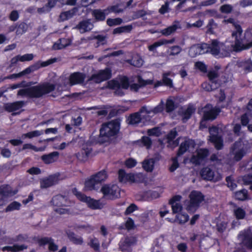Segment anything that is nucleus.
I'll list each match as a JSON object with an SVG mask.
<instances>
[{
    "mask_svg": "<svg viewBox=\"0 0 252 252\" xmlns=\"http://www.w3.org/2000/svg\"><path fill=\"white\" fill-rule=\"evenodd\" d=\"M209 140L211 143H213L217 150H220L223 148V141L221 136L218 134H212L210 135Z\"/></svg>",
    "mask_w": 252,
    "mask_h": 252,
    "instance_id": "5701e85b",
    "label": "nucleus"
},
{
    "mask_svg": "<svg viewBox=\"0 0 252 252\" xmlns=\"http://www.w3.org/2000/svg\"><path fill=\"white\" fill-rule=\"evenodd\" d=\"M176 108L175 102L171 99H167L166 100L165 104V110L167 113L172 112Z\"/></svg>",
    "mask_w": 252,
    "mask_h": 252,
    "instance_id": "09e8293b",
    "label": "nucleus"
},
{
    "mask_svg": "<svg viewBox=\"0 0 252 252\" xmlns=\"http://www.w3.org/2000/svg\"><path fill=\"white\" fill-rule=\"evenodd\" d=\"M52 205L58 207L71 206L75 204V202L70 200L68 198L61 194L54 196L51 200Z\"/></svg>",
    "mask_w": 252,
    "mask_h": 252,
    "instance_id": "f8f14e48",
    "label": "nucleus"
},
{
    "mask_svg": "<svg viewBox=\"0 0 252 252\" xmlns=\"http://www.w3.org/2000/svg\"><path fill=\"white\" fill-rule=\"evenodd\" d=\"M178 132L176 128H174L170 130L166 136V138L168 143H170L177 136Z\"/></svg>",
    "mask_w": 252,
    "mask_h": 252,
    "instance_id": "864d4df0",
    "label": "nucleus"
},
{
    "mask_svg": "<svg viewBox=\"0 0 252 252\" xmlns=\"http://www.w3.org/2000/svg\"><path fill=\"white\" fill-rule=\"evenodd\" d=\"M126 62L136 67H140L143 65V60L140 58H135L128 59Z\"/></svg>",
    "mask_w": 252,
    "mask_h": 252,
    "instance_id": "37998d69",
    "label": "nucleus"
},
{
    "mask_svg": "<svg viewBox=\"0 0 252 252\" xmlns=\"http://www.w3.org/2000/svg\"><path fill=\"white\" fill-rule=\"evenodd\" d=\"M45 149V147H37L35 146H34L30 143L24 144L22 147V150H25L26 149H32L35 152L44 151Z\"/></svg>",
    "mask_w": 252,
    "mask_h": 252,
    "instance_id": "de8ad7c7",
    "label": "nucleus"
},
{
    "mask_svg": "<svg viewBox=\"0 0 252 252\" xmlns=\"http://www.w3.org/2000/svg\"><path fill=\"white\" fill-rule=\"evenodd\" d=\"M58 177L56 175H50L48 178L40 181V187L42 189H46L56 185L58 182Z\"/></svg>",
    "mask_w": 252,
    "mask_h": 252,
    "instance_id": "4be33fe9",
    "label": "nucleus"
},
{
    "mask_svg": "<svg viewBox=\"0 0 252 252\" xmlns=\"http://www.w3.org/2000/svg\"><path fill=\"white\" fill-rule=\"evenodd\" d=\"M11 252H19L27 249L28 246L24 244L21 245L14 244L13 246H11Z\"/></svg>",
    "mask_w": 252,
    "mask_h": 252,
    "instance_id": "69168bd1",
    "label": "nucleus"
},
{
    "mask_svg": "<svg viewBox=\"0 0 252 252\" xmlns=\"http://www.w3.org/2000/svg\"><path fill=\"white\" fill-rule=\"evenodd\" d=\"M138 143H141L143 146L145 147L147 149H150L152 145V141L149 136H143L141 139L137 141Z\"/></svg>",
    "mask_w": 252,
    "mask_h": 252,
    "instance_id": "ea45409f",
    "label": "nucleus"
},
{
    "mask_svg": "<svg viewBox=\"0 0 252 252\" xmlns=\"http://www.w3.org/2000/svg\"><path fill=\"white\" fill-rule=\"evenodd\" d=\"M175 41L174 38H172L170 40H167L165 39H160L158 41L154 42L153 44L148 46V49L150 51L154 52L156 49L163 45H165L168 43H173Z\"/></svg>",
    "mask_w": 252,
    "mask_h": 252,
    "instance_id": "cd10ccee",
    "label": "nucleus"
},
{
    "mask_svg": "<svg viewBox=\"0 0 252 252\" xmlns=\"http://www.w3.org/2000/svg\"><path fill=\"white\" fill-rule=\"evenodd\" d=\"M28 28V25L26 23L23 22L19 23L18 25H17V30L16 31V34L21 35L25 33L27 31Z\"/></svg>",
    "mask_w": 252,
    "mask_h": 252,
    "instance_id": "a18cd8bd",
    "label": "nucleus"
},
{
    "mask_svg": "<svg viewBox=\"0 0 252 252\" xmlns=\"http://www.w3.org/2000/svg\"><path fill=\"white\" fill-rule=\"evenodd\" d=\"M122 22V19L120 18H116L115 19L108 18L106 21L107 24L110 27L120 25Z\"/></svg>",
    "mask_w": 252,
    "mask_h": 252,
    "instance_id": "4d7b16f0",
    "label": "nucleus"
},
{
    "mask_svg": "<svg viewBox=\"0 0 252 252\" xmlns=\"http://www.w3.org/2000/svg\"><path fill=\"white\" fill-rule=\"evenodd\" d=\"M99 184L98 183L97 181L95 180V178L92 176V175L91 176L90 179L86 180L85 182V187L87 190L97 191L99 188Z\"/></svg>",
    "mask_w": 252,
    "mask_h": 252,
    "instance_id": "b1692460",
    "label": "nucleus"
},
{
    "mask_svg": "<svg viewBox=\"0 0 252 252\" xmlns=\"http://www.w3.org/2000/svg\"><path fill=\"white\" fill-rule=\"evenodd\" d=\"M194 145L195 142L194 140L189 138L185 139L181 143L179 146L177 152V157H181L183 155L190 147H194Z\"/></svg>",
    "mask_w": 252,
    "mask_h": 252,
    "instance_id": "f3484780",
    "label": "nucleus"
},
{
    "mask_svg": "<svg viewBox=\"0 0 252 252\" xmlns=\"http://www.w3.org/2000/svg\"><path fill=\"white\" fill-rule=\"evenodd\" d=\"M154 159H145L142 162V167L147 172H152L154 168Z\"/></svg>",
    "mask_w": 252,
    "mask_h": 252,
    "instance_id": "f704fd0d",
    "label": "nucleus"
},
{
    "mask_svg": "<svg viewBox=\"0 0 252 252\" xmlns=\"http://www.w3.org/2000/svg\"><path fill=\"white\" fill-rule=\"evenodd\" d=\"M100 192L103 194L101 199L114 200L121 196V189L116 184H104L101 188Z\"/></svg>",
    "mask_w": 252,
    "mask_h": 252,
    "instance_id": "423d86ee",
    "label": "nucleus"
},
{
    "mask_svg": "<svg viewBox=\"0 0 252 252\" xmlns=\"http://www.w3.org/2000/svg\"><path fill=\"white\" fill-rule=\"evenodd\" d=\"M180 28V27L178 24L173 23L167 28L162 29L160 32L163 35L168 36L174 33Z\"/></svg>",
    "mask_w": 252,
    "mask_h": 252,
    "instance_id": "72a5a7b5",
    "label": "nucleus"
},
{
    "mask_svg": "<svg viewBox=\"0 0 252 252\" xmlns=\"http://www.w3.org/2000/svg\"><path fill=\"white\" fill-rule=\"evenodd\" d=\"M248 145L245 144L242 138H239L231 146L230 151L233 155V159L236 161H240L248 152Z\"/></svg>",
    "mask_w": 252,
    "mask_h": 252,
    "instance_id": "39448f33",
    "label": "nucleus"
},
{
    "mask_svg": "<svg viewBox=\"0 0 252 252\" xmlns=\"http://www.w3.org/2000/svg\"><path fill=\"white\" fill-rule=\"evenodd\" d=\"M243 243L248 249H252V236L248 234L244 235Z\"/></svg>",
    "mask_w": 252,
    "mask_h": 252,
    "instance_id": "49530a36",
    "label": "nucleus"
},
{
    "mask_svg": "<svg viewBox=\"0 0 252 252\" xmlns=\"http://www.w3.org/2000/svg\"><path fill=\"white\" fill-rule=\"evenodd\" d=\"M169 49H170L169 55H170V56H175V55H178V54H179L181 52V51L182 50L181 48L178 45L173 46L169 48Z\"/></svg>",
    "mask_w": 252,
    "mask_h": 252,
    "instance_id": "774afa93",
    "label": "nucleus"
},
{
    "mask_svg": "<svg viewBox=\"0 0 252 252\" xmlns=\"http://www.w3.org/2000/svg\"><path fill=\"white\" fill-rule=\"evenodd\" d=\"M233 214L237 220H240L245 219L246 213L244 209L238 207L234 209Z\"/></svg>",
    "mask_w": 252,
    "mask_h": 252,
    "instance_id": "e433bc0d",
    "label": "nucleus"
},
{
    "mask_svg": "<svg viewBox=\"0 0 252 252\" xmlns=\"http://www.w3.org/2000/svg\"><path fill=\"white\" fill-rule=\"evenodd\" d=\"M85 74L80 72H75L70 74L69 76L68 80L69 85L71 86L83 83L85 79Z\"/></svg>",
    "mask_w": 252,
    "mask_h": 252,
    "instance_id": "2eb2a0df",
    "label": "nucleus"
},
{
    "mask_svg": "<svg viewBox=\"0 0 252 252\" xmlns=\"http://www.w3.org/2000/svg\"><path fill=\"white\" fill-rule=\"evenodd\" d=\"M118 179L121 183H126L130 182H135V176L133 173H126L123 169H120L118 171Z\"/></svg>",
    "mask_w": 252,
    "mask_h": 252,
    "instance_id": "6ab92c4d",
    "label": "nucleus"
},
{
    "mask_svg": "<svg viewBox=\"0 0 252 252\" xmlns=\"http://www.w3.org/2000/svg\"><path fill=\"white\" fill-rule=\"evenodd\" d=\"M201 87L202 89L207 92L213 91L219 88V84L218 83H215L209 80L208 82H203Z\"/></svg>",
    "mask_w": 252,
    "mask_h": 252,
    "instance_id": "7c9ffc66",
    "label": "nucleus"
},
{
    "mask_svg": "<svg viewBox=\"0 0 252 252\" xmlns=\"http://www.w3.org/2000/svg\"><path fill=\"white\" fill-rule=\"evenodd\" d=\"M144 112H146L147 114L149 113L146 106H142L139 111L130 114L126 118V123L131 126H135L139 124L142 120L141 114Z\"/></svg>",
    "mask_w": 252,
    "mask_h": 252,
    "instance_id": "9b49d317",
    "label": "nucleus"
},
{
    "mask_svg": "<svg viewBox=\"0 0 252 252\" xmlns=\"http://www.w3.org/2000/svg\"><path fill=\"white\" fill-rule=\"evenodd\" d=\"M56 62L57 59L56 58H51L44 62L38 61L34 64L29 66L22 71L20 72L21 76L22 77L26 74H29L31 73L38 70L41 67L47 66Z\"/></svg>",
    "mask_w": 252,
    "mask_h": 252,
    "instance_id": "0eeeda50",
    "label": "nucleus"
},
{
    "mask_svg": "<svg viewBox=\"0 0 252 252\" xmlns=\"http://www.w3.org/2000/svg\"><path fill=\"white\" fill-rule=\"evenodd\" d=\"M223 46H224L223 43L220 42L218 39L211 40V43H209V53L215 57L219 56Z\"/></svg>",
    "mask_w": 252,
    "mask_h": 252,
    "instance_id": "dca6fc26",
    "label": "nucleus"
},
{
    "mask_svg": "<svg viewBox=\"0 0 252 252\" xmlns=\"http://www.w3.org/2000/svg\"><path fill=\"white\" fill-rule=\"evenodd\" d=\"M120 87L124 89H128L129 87V81L127 76H124L120 79Z\"/></svg>",
    "mask_w": 252,
    "mask_h": 252,
    "instance_id": "13d9d810",
    "label": "nucleus"
},
{
    "mask_svg": "<svg viewBox=\"0 0 252 252\" xmlns=\"http://www.w3.org/2000/svg\"><path fill=\"white\" fill-rule=\"evenodd\" d=\"M52 240L51 237H44L37 239V243L39 246H44L47 244H49L50 241Z\"/></svg>",
    "mask_w": 252,
    "mask_h": 252,
    "instance_id": "680f3d73",
    "label": "nucleus"
},
{
    "mask_svg": "<svg viewBox=\"0 0 252 252\" xmlns=\"http://www.w3.org/2000/svg\"><path fill=\"white\" fill-rule=\"evenodd\" d=\"M92 14L97 22L104 21L106 19V15H108L106 9L103 10L100 9H94L92 11Z\"/></svg>",
    "mask_w": 252,
    "mask_h": 252,
    "instance_id": "a878e982",
    "label": "nucleus"
},
{
    "mask_svg": "<svg viewBox=\"0 0 252 252\" xmlns=\"http://www.w3.org/2000/svg\"><path fill=\"white\" fill-rule=\"evenodd\" d=\"M189 53L192 57L209 53V43H203L192 46L190 48Z\"/></svg>",
    "mask_w": 252,
    "mask_h": 252,
    "instance_id": "ddd939ff",
    "label": "nucleus"
},
{
    "mask_svg": "<svg viewBox=\"0 0 252 252\" xmlns=\"http://www.w3.org/2000/svg\"><path fill=\"white\" fill-rule=\"evenodd\" d=\"M137 241L135 236H126L120 241L119 248L122 252H132V248L137 244Z\"/></svg>",
    "mask_w": 252,
    "mask_h": 252,
    "instance_id": "1a4fd4ad",
    "label": "nucleus"
},
{
    "mask_svg": "<svg viewBox=\"0 0 252 252\" xmlns=\"http://www.w3.org/2000/svg\"><path fill=\"white\" fill-rule=\"evenodd\" d=\"M1 193L2 197L7 198L16 194L17 193V190H12L7 186H1Z\"/></svg>",
    "mask_w": 252,
    "mask_h": 252,
    "instance_id": "473e14b6",
    "label": "nucleus"
},
{
    "mask_svg": "<svg viewBox=\"0 0 252 252\" xmlns=\"http://www.w3.org/2000/svg\"><path fill=\"white\" fill-rule=\"evenodd\" d=\"M195 111V108L193 106L189 105L181 114L183 122H185L189 119Z\"/></svg>",
    "mask_w": 252,
    "mask_h": 252,
    "instance_id": "c756f323",
    "label": "nucleus"
},
{
    "mask_svg": "<svg viewBox=\"0 0 252 252\" xmlns=\"http://www.w3.org/2000/svg\"><path fill=\"white\" fill-rule=\"evenodd\" d=\"M170 73L169 72L164 73L162 74V83H163L164 86L172 88L173 87L172 80L168 77Z\"/></svg>",
    "mask_w": 252,
    "mask_h": 252,
    "instance_id": "c03bdc74",
    "label": "nucleus"
},
{
    "mask_svg": "<svg viewBox=\"0 0 252 252\" xmlns=\"http://www.w3.org/2000/svg\"><path fill=\"white\" fill-rule=\"evenodd\" d=\"M209 80L212 82H216L217 79L219 77V74L217 71L210 70L207 74Z\"/></svg>",
    "mask_w": 252,
    "mask_h": 252,
    "instance_id": "6e6d98bb",
    "label": "nucleus"
},
{
    "mask_svg": "<svg viewBox=\"0 0 252 252\" xmlns=\"http://www.w3.org/2000/svg\"><path fill=\"white\" fill-rule=\"evenodd\" d=\"M26 104V102L23 100L8 103L4 105V109L8 112H14L23 107Z\"/></svg>",
    "mask_w": 252,
    "mask_h": 252,
    "instance_id": "412c9836",
    "label": "nucleus"
},
{
    "mask_svg": "<svg viewBox=\"0 0 252 252\" xmlns=\"http://www.w3.org/2000/svg\"><path fill=\"white\" fill-rule=\"evenodd\" d=\"M120 126V119H116L103 123L99 130L100 137L109 138L117 135L119 132Z\"/></svg>",
    "mask_w": 252,
    "mask_h": 252,
    "instance_id": "7ed1b4c3",
    "label": "nucleus"
},
{
    "mask_svg": "<svg viewBox=\"0 0 252 252\" xmlns=\"http://www.w3.org/2000/svg\"><path fill=\"white\" fill-rule=\"evenodd\" d=\"M78 11V9L77 7H73L70 10L64 12H62L60 14V17L63 21L67 20L75 15Z\"/></svg>",
    "mask_w": 252,
    "mask_h": 252,
    "instance_id": "c85d7f7f",
    "label": "nucleus"
},
{
    "mask_svg": "<svg viewBox=\"0 0 252 252\" xmlns=\"http://www.w3.org/2000/svg\"><path fill=\"white\" fill-rule=\"evenodd\" d=\"M101 198L95 200L86 195L83 202L86 203L88 207L93 210L101 209L106 204V203L103 202Z\"/></svg>",
    "mask_w": 252,
    "mask_h": 252,
    "instance_id": "4468645a",
    "label": "nucleus"
},
{
    "mask_svg": "<svg viewBox=\"0 0 252 252\" xmlns=\"http://www.w3.org/2000/svg\"><path fill=\"white\" fill-rule=\"evenodd\" d=\"M225 181L227 183V186L230 190H233L237 187V184L235 183L232 176H227L225 178Z\"/></svg>",
    "mask_w": 252,
    "mask_h": 252,
    "instance_id": "603ef678",
    "label": "nucleus"
},
{
    "mask_svg": "<svg viewBox=\"0 0 252 252\" xmlns=\"http://www.w3.org/2000/svg\"><path fill=\"white\" fill-rule=\"evenodd\" d=\"M149 136H155L159 137L161 134V129L159 127H154L153 128L149 129L147 131Z\"/></svg>",
    "mask_w": 252,
    "mask_h": 252,
    "instance_id": "5fc2aeb1",
    "label": "nucleus"
},
{
    "mask_svg": "<svg viewBox=\"0 0 252 252\" xmlns=\"http://www.w3.org/2000/svg\"><path fill=\"white\" fill-rule=\"evenodd\" d=\"M197 155L199 156L200 159L203 161L208 157L209 151L206 148L200 149L197 151Z\"/></svg>",
    "mask_w": 252,
    "mask_h": 252,
    "instance_id": "3c124183",
    "label": "nucleus"
},
{
    "mask_svg": "<svg viewBox=\"0 0 252 252\" xmlns=\"http://www.w3.org/2000/svg\"><path fill=\"white\" fill-rule=\"evenodd\" d=\"M243 182L245 185H250V189L252 190V175H245L243 177Z\"/></svg>",
    "mask_w": 252,
    "mask_h": 252,
    "instance_id": "338daca9",
    "label": "nucleus"
},
{
    "mask_svg": "<svg viewBox=\"0 0 252 252\" xmlns=\"http://www.w3.org/2000/svg\"><path fill=\"white\" fill-rule=\"evenodd\" d=\"M138 84L141 88L145 87L146 85L151 84L152 81L150 80H144L142 76L140 75L137 76Z\"/></svg>",
    "mask_w": 252,
    "mask_h": 252,
    "instance_id": "bf43d9fd",
    "label": "nucleus"
},
{
    "mask_svg": "<svg viewBox=\"0 0 252 252\" xmlns=\"http://www.w3.org/2000/svg\"><path fill=\"white\" fill-rule=\"evenodd\" d=\"M225 22L232 24L235 28V30L232 33V36L235 38V44L233 46L234 51L238 52L252 47V41L246 44L244 43V40L241 38L243 30L240 25L235 22L233 18L231 17L226 20Z\"/></svg>",
    "mask_w": 252,
    "mask_h": 252,
    "instance_id": "f03ea898",
    "label": "nucleus"
},
{
    "mask_svg": "<svg viewBox=\"0 0 252 252\" xmlns=\"http://www.w3.org/2000/svg\"><path fill=\"white\" fill-rule=\"evenodd\" d=\"M232 6L228 4H223L220 7V11L222 13H230L232 11Z\"/></svg>",
    "mask_w": 252,
    "mask_h": 252,
    "instance_id": "0e129e2a",
    "label": "nucleus"
},
{
    "mask_svg": "<svg viewBox=\"0 0 252 252\" xmlns=\"http://www.w3.org/2000/svg\"><path fill=\"white\" fill-rule=\"evenodd\" d=\"M92 152V149L89 147L83 148L80 152L76 154L77 159L82 162L86 161Z\"/></svg>",
    "mask_w": 252,
    "mask_h": 252,
    "instance_id": "393cba45",
    "label": "nucleus"
},
{
    "mask_svg": "<svg viewBox=\"0 0 252 252\" xmlns=\"http://www.w3.org/2000/svg\"><path fill=\"white\" fill-rule=\"evenodd\" d=\"M92 176L95 178V180L97 181L99 185L101 182L104 181L108 177L106 171L104 170L93 175Z\"/></svg>",
    "mask_w": 252,
    "mask_h": 252,
    "instance_id": "c9c22d12",
    "label": "nucleus"
},
{
    "mask_svg": "<svg viewBox=\"0 0 252 252\" xmlns=\"http://www.w3.org/2000/svg\"><path fill=\"white\" fill-rule=\"evenodd\" d=\"M218 27V25L215 22L213 19H210L206 26V33L207 34H214L215 33L214 30Z\"/></svg>",
    "mask_w": 252,
    "mask_h": 252,
    "instance_id": "58836bf2",
    "label": "nucleus"
},
{
    "mask_svg": "<svg viewBox=\"0 0 252 252\" xmlns=\"http://www.w3.org/2000/svg\"><path fill=\"white\" fill-rule=\"evenodd\" d=\"M69 240L75 245H82L83 243V239L81 236H77L73 232L69 231L67 233Z\"/></svg>",
    "mask_w": 252,
    "mask_h": 252,
    "instance_id": "2f4dec72",
    "label": "nucleus"
},
{
    "mask_svg": "<svg viewBox=\"0 0 252 252\" xmlns=\"http://www.w3.org/2000/svg\"><path fill=\"white\" fill-rule=\"evenodd\" d=\"M21 206V204L20 203L14 201L6 207L5 211V212H8L14 210H19Z\"/></svg>",
    "mask_w": 252,
    "mask_h": 252,
    "instance_id": "79ce46f5",
    "label": "nucleus"
},
{
    "mask_svg": "<svg viewBox=\"0 0 252 252\" xmlns=\"http://www.w3.org/2000/svg\"><path fill=\"white\" fill-rule=\"evenodd\" d=\"M235 199L238 200L244 201L248 197V191L246 189H242L235 193Z\"/></svg>",
    "mask_w": 252,
    "mask_h": 252,
    "instance_id": "4c0bfd02",
    "label": "nucleus"
},
{
    "mask_svg": "<svg viewBox=\"0 0 252 252\" xmlns=\"http://www.w3.org/2000/svg\"><path fill=\"white\" fill-rule=\"evenodd\" d=\"M59 156L58 152L55 151L41 157V159L45 164H50L57 160Z\"/></svg>",
    "mask_w": 252,
    "mask_h": 252,
    "instance_id": "bb28decb",
    "label": "nucleus"
},
{
    "mask_svg": "<svg viewBox=\"0 0 252 252\" xmlns=\"http://www.w3.org/2000/svg\"><path fill=\"white\" fill-rule=\"evenodd\" d=\"M189 200L186 205V209L189 213H194L204 200L205 196L201 191L193 190L189 194Z\"/></svg>",
    "mask_w": 252,
    "mask_h": 252,
    "instance_id": "20e7f679",
    "label": "nucleus"
},
{
    "mask_svg": "<svg viewBox=\"0 0 252 252\" xmlns=\"http://www.w3.org/2000/svg\"><path fill=\"white\" fill-rule=\"evenodd\" d=\"M201 177L205 180L217 182L222 179L221 174L218 171H215L210 167H203L200 172Z\"/></svg>",
    "mask_w": 252,
    "mask_h": 252,
    "instance_id": "6e6552de",
    "label": "nucleus"
},
{
    "mask_svg": "<svg viewBox=\"0 0 252 252\" xmlns=\"http://www.w3.org/2000/svg\"><path fill=\"white\" fill-rule=\"evenodd\" d=\"M72 192L76 196L78 200L82 202H83L84 198H86V195L81 192L79 191L76 188H74L72 189Z\"/></svg>",
    "mask_w": 252,
    "mask_h": 252,
    "instance_id": "052dcab7",
    "label": "nucleus"
},
{
    "mask_svg": "<svg viewBox=\"0 0 252 252\" xmlns=\"http://www.w3.org/2000/svg\"><path fill=\"white\" fill-rule=\"evenodd\" d=\"M41 133L40 131L36 130L24 134L22 135V137H24L25 138H32L34 137L39 136L41 135Z\"/></svg>",
    "mask_w": 252,
    "mask_h": 252,
    "instance_id": "e2e57ef3",
    "label": "nucleus"
},
{
    "mask_svg": "<svg viewBox=\"0 0 252 252\" xmlns=\"http://www.w3.org/2000/svg\"><path fill=\"white\" fill-rule=\"evenodd\" d=\"M88 245L95 252H98L100 249V244L98 239L96 238L91 239Z\"/></svg>",
    "mask_w": 252,
    "mask_h": 252,
    "instance_id": "8fccbe9b",
    "label": "nucleus"
},
{
    "mask_svg": "<svg viewBox=\"0 0 252 252\" xmlns=\"http://www.w3.org/2000/svg\"><path fill=\"white\" fill-rule=\"evenodd\" d=\"M112 77V70L110 68L106 67L104 69L100 70L97 73L91 75L90 80L95 83H100L110 79Z\"/></svg>",
    "mask_w": 252,
    "mask_h": 252,
    "instance_id": "9d476101",
    "label": "nucleus"
},
{
    "mask_svg": "<svg viewBox=\"0 0 252 252\" xmlns=\"http://www.w3.org/2000/svg\"><path fill=\"white\" fill-rule=\"evenodd\" d=\"M221 110L219 107L212 108L208 111L205 110L202 116L204 121H213L216 119L220 113Z\"/></svg>",
    "mask_w": 252,
    "mask_h": 252,
    "instance_id": "a211bd4d",
    "label": "nucleus"
},
{
    "mask_svg": "<svg viewBox=\"0 0 252 252\" xmlns=\"http://www.w3.org/2000/svg\"><path fill=\"white\" fill-rule=\"evenodd\" d=\"M189 220V216L187 213H178L176 216L175 220L179 224H184Z\"/></svg>",
    "mask_w": 252,
    "mask_h": 252,
    "instance_id": "a19ab883",
    "label": "nucleus"
},
{
    "mask_svg": "<svg viewBox=\"0 0 252 252\" xmlns=\"http://www.w3.org/2000/svg\"><path fill=\"white\" fill-rule=\"evenodd\" d=\"M94 27V25L91 23V19L83 20L79 22L76 25V29L79 30L81 33H85L90 31Z\"/></svg>",
    "mask_w": 252,
    "mask_h": 252,
    "instance_id": "aec40b11",
    "label": "nucleus"
},
{
    "mask_svg": "<svg viewBox=\"0 0 252 252\" xmlns=\"http://www.w3.org/2000/svg\"><path fill=\"white\" fill-rule=\"evenodd\" d=\"M55 89V84L44 82L36 86L20 89L18 91L17 95L27 96L30 98H40L53 92Z\"/></svg>",
    "mask_w": 252,
    "mask_h": 252,
    "instance_id": "f257e3e1",
    "label": "nucleus"
}]
</instances>
